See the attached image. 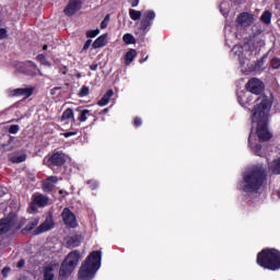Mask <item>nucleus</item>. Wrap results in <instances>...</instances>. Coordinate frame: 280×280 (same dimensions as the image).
Listing matches in <instances>:
<instances>
[{"label":"nucleus","mask_w":280,"mask_h":280,"mask_svg":"<svg viewBox=\"0 0 280 280\" xmlns=\"http://www.w3.org/2000/svg\"><path fill=\"white\" fill-rule=\"evenodd\" d=\"M256 105L252 109V121L253 124H257L256 135L258 137V141L264 143L266 141H270L272 139V132L268 128L270 124V110L272 108V104H275V97L272 94L261 95L256 98Z\"/></svg>","instance_id":"obj_1"},{"label":"nucleus","mask_w":280,"mask_h":280,"mask_svg":"<svg viewBox=\"0 0 280 280\" xmlns=\"http://www.w3.org/2000/svg\"><path fill=\"white\" fill-rule=\"evenodd\" d=\"M102 266V252H92L79 269V280H92Z\"/></svg>","instance_id":"obj_2"},{"label":"nucleus","mask_w":280,"mask_h":280,"mask_svg":"<svg viewBox=\"0 0 280 280\" xmlns=\"http://www.w3.org/2000/svg\"><path fill=\"white\" fill-rule=\"evenodd\" d=\"M257 264L268 270L280 269V252L277 249H264L257 256Z\"/></svg>","instance_id":"obj_3"},{"label":"nucleus","mask_w":280,"mask_h":280,"mask_svg":"<svg viewBox=\"0 0 280 280\" xmlns=\"http://www.w3.org/2000/svg\"><path fill=\"white\" fill-rule=\"evenodd\" d=\"M261 185H264V177L246 176L238 183V189L253 198Z\"/></svg>","instance_id":"obj_4"},{"label":"nucleus","mask_w":280,"mask_h":280,"mask_svg":"<svg viewBox=\"0 0 280 280\" xmlns=\"http://www.w3.org/2000/svg\"><path fill=\"white\" fill-rule=\"evenodd\" d=\"M67 161H69V155L62 151H55L52 153H48L44 160L43 163L46 165V167H49V170H58L66 165Z\"/></svg>","instance_id":"obj_5"},{"label":"nucleus","mask_w":280,"mask_h":280,"mask_svg":"<svg viewBox=\"0 0 280 280\" xmlns=\"http://www.w3.org/2000/svg\"><path fill=\"white\" fill-rule=\"evenodd\" d=\"M80 261V252L74 250L71 252L66 260L63 261L59 275L65 279V277H69L71 272L75 269V266H78V262Z\"/></svg>","instance_id":"obj_6"},{"label":"nucleus","mask_w":280,"mask_h":280,"mask_svg":"<svg viewBox=\"0 0 280 280\" xmlns=\"http://www.w3.org/2000/svg\"><path fill=\"white\" fill-rule=\"evenodd\" d=\"M154 19H156V13L154 11H144L138 28L139 32H141V34H148L154 24Z\"/></svg>","instance_id":"obj_7"},{"label":"nucleus","mask_w":280,"mask_h":280,"mask_svg":"<svg viewBox=\"0 0 280 280\" xmlns=\"http://www.w3.org/2000/svg\"><path fill=\"white\" fill-rule=\"evenodd\" d=\"M245 89L248 91V93H252L253 95H259V97H261V95H266L264 94V91H266V84L264 81L257 78L249 79L245 84Z\"/></svg>","instance_id":"obj_8"},{"label":"nucleus","mask_w":280,"mask_h":280,"mask_svg":"<svg viewBox=\"0 0 280 280\" xmlns=\"http://www.w3.org/2000/svg\"><path fill=\"white\" fill-rule=\"evenodd\" d=\"M243 176H268V173L266 167H264V164L258 163L247 166Z\"/></svg>","instance_id":"obj_9"},{"label":"nucleus","mask_w":280,"mask_h":280,"mask_svg":"<svg viewBox=\"0 0 280 280\" xmlns=\"http://www.w3.org/2000/svg\"><path fill=\"white\" fill-rule=\"evenodd\" d=\"M49 202V198L40 194L33 195V202L30 206V213H34L36 211V207H47Z\"/></svg>","instance_id":"obj_10"},{"label":"nucleus","mask_w":280,"mask_h":280,"mask_svg":"<svg viewBox=\"0 0 280 280\" xmlns=\"http://www.w3.org/2000/svg\"><path fill=\"white\" fill-rule=\"evenodd\" d=\"M82 10V0H69L68 4L63 9L66 16H73V14Z\"/></svg>","instance_id":"obj_11"},{"label":"nucleus","mask_w":280,"mask_h":280,"mask_svg":"<svg viewBox=\"0 0 280 280\" xmlns=\"http://www.w3.org/2000/svg\"><path fill=\"white\" fill-rule=\"evenodd\" d=\"M61 218L66 226H70V229H75V226H78V219H75V214H73V212L68 208L63 209Z\"/></svg>","instance_id":"obj_12"},{"label":"nucleus","mask_w":280,"mask_h":280,"mask_svg":"<svg viewBox=\"0 0 280 280\" xmlns=\"http://www.w3.org/2000/svg\"><path fill=\"white\" fill-rule=\"evenodd\" d=\"M253 21H255V15L248 12H243L238 14L236 19V23L241 27H250V25H253Z\"/></svg>","instance_id":"obj_13"},{"label":"nucleus","mask_w":280,"mask_h":280,"mask_svg":"<svg viewBox=\"0 0 280 280\" xmlns=\"http://www.w3.org/2000/svg\"><path fill=\"white\" fill-rule=\"evenodd\" d=\"M11 229H19L16 226V217L0 220V235L8 233Z\"/></svg>","instance_id":"obj_14"},{"label":"nucleus","mask_w":280,"mask_h":280,"mask_svg":"<svg viewBox=\"0 0 280 280\" xmlns=\"http://www.w3.org/2000/svg\"><path fill=\"white\" fill-rule=\"evenodd\" d=\"M34 93L33 89L30 88H20L11 91V97H30Z\"/></svg>","instance_id":"obj_15"},{"label":"nucleus","mask_w":280,"mask_h":280,"mask_svg":"<svg viewBox=\"0 0 280 280\" xmlns=\"http://www.w3.org/2000/svg\"><path fill=\"white\" fill-rule=\"evenodd\" d=\"M108 38V34L105 33L101 36H98L92 44L93 49H100L102 47H106L108 42L106 40Z\"/></svg>","instance_id":"obj_16"},{"label":"nucleus","mask_w":280,"mask_h":280,"mask_svg":"<svg viewBox=\"0 0 280 280\" xmlns=\"http://www.w3.org/2000/svg\"><path fill=\"white\" fill-rule=\"evenodd\" d=\"M51 229H54V219H51V217H47L45 222L38 226L37 232L46 233V231H51Z\"/></svg>","instance_id":"obj_17"},{"label":"nucleus","mask_w":280,"mask_h":280,"mask_svg":"<svg viewBox=\"0 0 280 280\" xmlns=\"http://www.w3.org/2000/svg\"><path fill=\"white\" fill-rule=\"evenodd\" d=\"M23 69L26 75H36V71H38V67L33 61H26Z\"/></svg>","instance_id":"obj_18"},{"label":"nucleus","mask_w":280,"mask_h":280,"mask_svg":"<svg viewBox=\"0 0 280 280\" xmlns=\"http://www.w3.org/2000/svg\"><path fill=\"white\" fill-rule=\"evenodd\" d=\"M253 135V128L250 129L249 136H248V145L249 148H252V152H254V154L256 156H262L264 152L261 151V144L256 143L255 145H253V142L250 141V137Z\"/></svg>","instance_id":"obj_19"},{"label":"nucleus","mask_w":280,"mask_h":280,"mask_svg":"<svg viewBox=\"0 0 280 280\" xmlns=\"http://www.w3.org/2000/svg\"><path fill=\"white\" fill-rule=\"evenodd\" d=\"M61 121H67V124H75V116L73 115L72 108H67L61 115Z\"/></svg>","instance_id":"obj_20"},{"label":"nucleus","mask_w":280,"mask_h":280,"mask_svg":"<svg viewBox=\"0 0 280 280\" xmlns=\"http://www.w3.org/2000/svg\"><path fill=\"white\" fill-rule=\"evenodd\" d=\"M56 187V178L55 177H48L45 182H43V191L46 194H49L51 189Z\"/></svg>","instance_id":"obj_21"},{"label":"nucleus","mask_w":280,"mask_h":280,"mask_svg":"<svg viewBox=\"0 0 280 280\" xmlns=\"http://www.w3.org/2000/svg\"><path fill=\"white\" fill-rule=\"evenodd\" d=\"M113 95H115V92L113 90H108L97 102L98 106H108V103L110 102V97H113Z\"/></svg>","instance_id":"obj_22"},{"label":"nucleus","mask_w":280,"mask_h":280,"mask_svg":"<svg viewBox=\"0 0 280 280\" xmlns=\"http://www.w3.org/2000/svg\"><path fill=\"white\" fill-rule=\"evenodd\" d=\"M77 112L79 113L78 121L84 122L89 117H91V110L89 109H82L81 107L77 108Z\"/></svg>","instance_id":"obj_23"},{"label":"nucleus","mask_w":280,"mask_h":280,"mask_svg":"<svg viewBox=\"0 0 280 280\" xmlns=\"http://www.w3.org/2000/svg\"><path fill=\"white\" fill-rule=\"evenodd\" d=\"M136 56H137V50L129 49L124 56L125 65L128 67L135 60Z\"/></svg>","instance_id":"obj_24"},{"label":"nucleus","mask_w":280,"mask_h":280,"mask_svg":"<svg viewBox=\"0 0 280 280\" xmlns=\"http://www.w3.org/2000/svg\"><path fill=\"white\" fill-rule=\"evenodd\" d=\"M269 172L280 175V158L275 159L270 164H269Z\"/></svg>","instance_id":"obj_25"},{"label":"nucleus","mask_w":280,"mask_h":280,"mask_svg":"<svg viewBox=\"0 0 280 280\" xmlns=\"http://www.w3.org/2000/svg\"><path fill=\"white\" fill-rule=\"evenodd\" d=\"M54 270H56V267L46 266L44 269V280H54Z\"/></svg>","instance_id":"obj_26"},{"label":"nucleus","mask_w":280,"mask_h":280,"mask_svg":"<svg viewBox=\"0 0 280 280\" xmlns=\"http://www.w3.org/2000/svg\"><path fill=\"white\" fill-rule=\"evenodd\" d=\"M3 137H7V142L2 144V148L3 150H14V145H12V143H14V140L16 139L14 136H10V135H7V136H3Z\"/></svg>","instance_id":"obj_27"},{"label":"nucleus","mask_w":280,"mask_h":280,"mask_svg":"<svg viewBox=\"0 0 280 280\" xmlns=\"http://www.w3.org/2000/svg\"><path fill=\"white\" fill-rule=\"evenodd\" d=\"M260 21H261V23H265V25H270V23L272 21V13L270 11L262 12V14L260 16Z\"/></svg>","instance_id":"obj_28"},{"label":"nucleus","mask_w":280,"mask_h":280,"mask_svg":"<svg viewBox=\"0 0 280 280\" xmlns=\"http://www.w3.org/2000/svg\"><path fill=\"white\" fill-rule=\"evenodd\" d=\"M142 15H143V13H141V11H137L135 9L129 10V16H130L131 21H139Z\"/></svg>","instance_id":"obj_29"},{"label":"nucleus","mask_w":280,"mask_h":280,"mask_svg":"<svg viewBox=\"0 0 280 280\" xmlns=\"http://www.w3.org/2000/svg\"><path fill=\"white\" fill-rule=\"evenodd\" d=\"M122 40L126 43V45H135L136 43L135 36H132L130 33L125 34L122 36Z\"/></svg>","instance_id":"obj_30"},{"label":"nucleus","mask_w":280,"mask_h":280,"mask_svg":"<svg viewBox=\"0 0 280 280\" xmlns=\"http://www.w3.org/2000/svg\"><path fill=\"white\" fill-rule=\"evenodd\" d=\"M36 60L40 62V65H44V67H51V62H49L43 54L37 55Z\"/></svg>","instance_id":"obj_31"},{"label":"nucleus","mask_w":280,"mask_h":280,"mask_svg":"<svg viewBox=\"0 0 280 280\" xmlns=\"http://www.w3.org/2000/svg\"><path fill=\"white\" fill-rule=\"evenodd\" d=\"M12 163H24V161H27V155L26 154H21V155H14L11 159Z\"/></svg>","instance_id":"obj_32"},{"label":"nucleus","mask_w":280,"mask_h":280,"mask_svg":"<svg viewBox=\"0 0 280 280\" xmlns=\"http://www.w3.org/2000/svg\"><path fill=\"white\" fill-rule=\"evenodd\" d=\"M85 36L86 38H95L100 36V28L86 31Z\"/></svg>","instance_id":"obj_33"},{"label":"nucleus","mask_w":280,"mask_h":280,"mask_svg":"<svg viewBox=\"0 0 280 280\" xmlns=\"http://www.w3.org/2000/svg\"><path fill=\"white\" fill-rule=\"evenodd\" d=\"M21 127L19 125H11L8 129L9 135H18Z\"/></svg>","instance_id":"obj_34"},{"label":"nucleus","mask_w":280,"mask_h":280,"mask_svg":"<svg viewBox=\"0 0 280 280\" xmlns=\"http://www.w3.org/2000/svg\"><path fill=\"white\" fill-rule=\"evenodd\" d=\"M89 95V86L83 85L79 92V97H86Z\"/></svg>","instance_id":"obj_35"},{"label":"nucleus","mask_w":280,"mask_h":280,"mask_svg":"<svg viewBox=\"0 0 280 280\" xmlns=\"http://www.w3.org/2000/svg\"><path fill=\"white\" fill-rule=\"evenodd\" d=\"M270 65H271V68L273 69H279L280 67V58H272L271 61H270Z\"/></svg>","instance_id":"obj_36"},{"label":"nucleus","mask_w":280,"mask_h":280,"mask_svg":"<svg viewBox=\"0 0 280 280\" xmlns=\"http://www.w3.org/2000/svg\"><path fill=\"white\" fill-rule=\"evenodd\" d=\"M265 62H266V56H264L262 58H260L259 60L256 61L255 69H261V67H264Z\"/></svg>","instance_id":"obj_37"},{"label":"nucleus","mask_w":280,"mask_h":280,"mask_svg":"<svg viewBox=\"0 0 280 280\" xmlns=\"http://www.w3.org/2000/svg\"><path fill=\"white\" fill-rule=\"evenodd\" d=\"M142 124H143V120H141V118L139 116H136L133 118V126H135V128H139Z\"/></svg>","instance_id":"obj_38"},{"label":"nucleus","mask_w":280,"mask_h":280,"mask_svg":"<svg viewBox=\"0 0 280 280\" xmlns=\"http://www.w3.org/2000/svg\"><path fill=\"white\" fill-rule=\"evenodd\" d=\"M8 36V30L0 28V40H3Z\"/></svg>","instance_id":"obj_39"},{"label":"nucleus","mask_w":280,"mask_h":280,"mask_svg":"<svg viewBox=\"0 0 280 280\" xmlns=\"http://www.w3.org/2000/svg\"><path fill=\"white\" fill-rule=\"evenodd\" d=\"M75 135H78V131H68V132L62 133V136L66 139H69V137H75Z\"/></svg>","instance_id":"obj_40"},{"label":"nucleus","mask_w":280,"mask_h":280,"mask_svg":"<svg viewBox=\"0 0 280 280\" xmlns=\"http://www.w3.org/2000/svg\"><path fill=\"white\" fill-rule=\"evenodd\" d=\"M93 43L92 39H88L85 44L83 45L82 51H86L89 47H91V44Z\"/></svg>","instance_id":"obj_41"},{"label":"nucleus","mask_w":280,"mask_h":280,"mask_svg":"<svg viewBox=\"0 0 280 280\" xmlns=\"http://www.w3.org/2000/svg\"><path fill=\"white\" fill-rule=\"evenodd\" d=\"M139 1L140 0H128V2L130 3L131 8H137V5H139Z\"/></svg>","instance_id":"obj_42"},{"label":"nucleus","mask_w":280,"mask_h":280,"mask_svg":"<svg viewBox=\"0 0 280 280\" xmlns=\"http://www.w3.org/2000/svg\"><path fill=\"white\" fill-rule=\"evenodd\" d=\"M34 226H38V219H35V221L32 223V226H27V231H32V229H34Z\"/></svg>","instance_id":"obj_43"},{"label":"nucleus","mask_w":280,"mask_h":280,"mask_svg":"<svg viewBox=\"0 0 280 280\" xmlns=\"http://www.w3.org/2000/svg\"><path fill=\"white\" fill-rule=\"evenodd\" d=\"M106 27H108V22H106L105 20H103L101 22V30H106Z\"/></svg>","instance_id":"obj_44"},{"label":"nucleus","mask_w":280,"mask_h":280,"mask_svg":"<svg viewBox=\"0 0 280 280\" xmlns=\"http://www.w3.org/2000/svg\"><path fill=\"white\" fill-rule=\"evenodd\" d=\"M97 67H98L97 63H92V65L90 66V69H91V71H97Z\"/></svg>","instance_id":"obj_45"},{"label":"nucleus","mask_w":280,"mask_h":280,"mask_svg":"<svg viewBox=\"0 0 280 280\" xmlns=\"http://www.w3.org/2000/svg\"><path fill=\"white\" fill-rule=\"evenodd\" d=\"M8 272H10V268L5 267L4 269H2V275H3L4 277L8 276Z\"/></svg>","instance_id":"obj_46"},{"label":"nucleus","mask_w":280,"mask_h":280,"mask_svg":"<svg viewBox=\"0 0 280 280\" xmlns=\"http://www.w3.org/2000/svg\"><path fill=\"white\" fill-rule=\"evenodd\" d=\"M60 89L62 88H59V86H56L51 90V95H56V91H60Z\"/></svg>","instance_id":"obj_47"},{"label":"nucleus","mask_w":280,"mask_h":280,"mask_svg":"<svg viewBox=\"0 0 280 280\" xmlns=\"http://www.w3.org/2000/svg\"><path fill=\"white\" fill-rule=\"evenodd\" d=\"M23 266H25V260H20L18 262V268H23Z\"/></svg>","instance_id":"obj_48"},{"label":"nucleus","mask_w":280,"mask_h":280,"mask_svg":"<svg viewBox=\"0 0 280 280\" xmlns=\"http://www.w3.org/2000/svg\"><path fill=\"white\" fill-rule=\"evenodd\" d=\"M104 21L110 23V14L105 15Z\"/></svg>","instance_id":"obj_49"},{"label":"nucleus","mask_w":280,"mask_h":280,"mask_svg":"<svg viewBox=\"0 0 280 280\" xmlns=\"http://www.w3.org/2000/svg\"><path fill=\"white\" fill-rule=\"evenodd\" d=\"M47 49H48V46H47V45H44V46H43V50H44V51H47Z\"/></svg>","instance_id":"obj_50"},{"label":"nucleus","mask_w":280,"mask_h":280,"mask_svg":"<svg viewBox=\"0 0 280 280\" xmlns=\"http://www.w3.org/2000/svg\"><path fill=\"white\" fill-rule=\"evenodd\" d=\"M148 56L145 57V58H143L140 62H145V61H148Z\"/></svg>","instance_id":"obj_51"},{"label":"nucleus","mask_w":280,"mask_h":280,"mask_svg":"<svg viewBox=\"0 0 280 280\" xmlns=\"http://www.w3.org/2000/svg\"><path fill=\"white\" fill-rule=\"evenodd\" d=\"M102 113H103V114L108 113V108H104V109L102 110Z\"/></svg>","instance_id":"obj_52"},{"label":"nucleus","mask_w":280,"mask_h":280,"mask_svg":"<svg viewBox=\"0 0 280 280\" xmlns=\"http://www.w3.org/2000/svg\"><path fill=\"white\" fill-rule=\"evenodd\" d=\"M233 2H234V3H238V2H240V0H233Z\"/></svg>","instance_id":"obj_53"},{"label":"nucleus","mask_w":280,"mask_h":280,"mask_svg":"<svg viewBox=\"0 0 280 280\" xmlns=\"http://www.w3.org/2000/svg\"><path fill=\"white\" fill-rule=\"evenodd\" d=\"M78 78H82V75H81V74H78Z\"/></svg>","instance_id":"obj_54"}]
</instances>
